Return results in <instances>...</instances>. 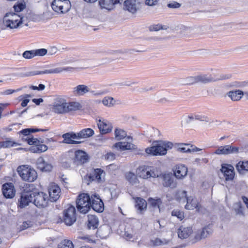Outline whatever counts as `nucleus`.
Instances as JSON below:
<instances>
[{"label":"nucleus","mask_w":248,"mask_h":248,"mask_svg":"<svg viewBox=\"0 0 248 248\" xmlns=\"http://www.w3.org/2000/svg\"><path fill=\"white\" fill-rule=\"evenodd\" d=\"M23 140H24L29 145L31 146H34L36 144L39 143V140L38 138H34L32 135L28 137L25 139H23Z\"/></svg>","instance_id":"48"},{"label":"nucleus","mask_w":248,"mask_h":248,"mask_svg":"<svg viewBox=\"0 0 248 248\" xmlns=\"http://www.w3.org/2000/svg\"><path fill=\"white\" fill-rule=\"evenodd\" d=\"M173 176V174L171 173H162L160 177L162 179V184L164 187L175 188L177 186L176 183H174V178Z\"/></svg>","instance_id":"22"},{"label":"nucleus","mask_w":248,"mask_h":248,"mask_svg":"<svg viewBox=\"0 0 248 248\" xmlns=\"http://www.w3.org/2000/svg\"><path fill=\"white\" fill-rule=\"evenodd\" d=\"M17 145H21V144L12 140L10 138H6L5 140L0 141V148H9Z\"/></svg>","instance_id":"34"},{"label":"nucleus","mask_w":248,"mask_h":248,"mask_svg":"<svg viewBox=\"0 0 248 248\" xmlns=\"http://www.w3.org/2000/svg\"><path fill=\"white\" fill-rule=\"evenodd\" d=\"M30 128H26L24 129H22L21 130L18 132V134L21 135H22L24 136H31V131Z\"/></svg>","instance_id":"59"},{"label":"nucleus","mask_w":248,"mask_h":248,"mask_svg":"<svg viewBox=\"0 0 248 248\" xmlns=\"http://www.w3.org/2000/svg\"><path fill=\"white\" fill-rule=\"evenodd\" d=\"M174 147L178 152L183 153H191L197 151H202V149L199 148L194 145L189 143H175L174 144Z\"/></svg>","instance_id":"14"},{"label":"nucleus","mask_w":248,"mask_h":248,"mask_svg":"<svg viewBox=\"0 0 248 248\" xmlns=\"http://www.w3.org/2000/svg\"><path fill=\"white\" fill-rule=\"evenodd\" d=\"M81 131L82 133V134L83 139L89 138L93 136L94 134V130L91 128H84L82 129Z\"/></svg>","instance_id":"46"},{"label":"nucleus","mask_w":248,"mask_h":248,"mask_svg":"<svg viewBox=\"0 0 248 248\" xmlns=\"http://www.w3.org/2000/svg\"><path fill=\"white\" fill-rule=\"evenodd\" d=\"M73 164L75 165H82L88 161L89 157L88 154L84 151L78 149L73 154Z\"/></svg>","instance_id":"15"},{"label":"nucleus","mask_w":248,"mask_h":248,"mask_svg":"<svg viewBox=\"0 0 248 248\" xmlns=\"http://www.w3.org/2000/svg\"><path fill=\"white\" fill-rule=\"evenodd\" d=\"M90 91L89 87L84 84H80L74 88L73 93L75 96H82Z\"/></svg>","instance_id":"29"},{"label":"nucleus","mask_w":248,"mask_h":248,"mask_svg":"<svg viewBox=\"0 0 248 248\" xmlns=\"http://www.w3.org/2000/svg\"><path fill=\"white\" fill-rule=\"evenodd\" d=\"M167 6L170 8L177 9L181 7V4L177 1H174L172 2L168 3Z\"/></svg>","instance_id":"58"},{"label":"nucleus","mask_w":248,"mask_h":248,"mask_svg":"<svg viewBox=\"0 0 248 248\" xmlns=\"http://www.w3.org/2000/svg\"><path fill=\"white\" fill-rule=\"evenodd\" d=\"M127 180L130 182H133V179H136V177L134 173L132 172H129L126 176Z\"/></svg>","instance_id":"64"},{"label":"nucleus","mask_w":248,"mask_h":248,"mask_svg":"<svg viewBox=\"0 0 248 248\" xmlns=\"http://www.w3.org/2000/svg\"><path fill=\"white\" fill-rule=\"evenodd\" d=\"M195 83L200 82L202 84H207L217 81L212 77L211 74H200L195 76Z\"/></svg>","instance_id":"24"},{"label":"nucleus","mask_w":248,"mask_h":248,"mask_svg":"<svg viewBox=\"0 0 248 248\" xmlns=\"http://www.w3.org/2000/svg\"><path fill=\"white\" fill-rule=\"evenodd\" d=\"M2 193L5 199L13 198L16 194V189L14 184L11 182H6L3 184Z\"/></svg>","instance_id":"19"},{"label":"nucleus","mask_w":248,"mask_h":248,"mask_svg":"<svg viewBox=\"0 0 248 248\" xmlns=\"http://www.w3.org/2000/svg\"><path fill=\"white\" fill-rule=\"evenodd\" d=\"M160 0H145V4L149 6H153L156 5Z\"/></svg>","instance_id":"63"},{"label":"nucleus","mask_w":248,"mask_h":248,"mask_svg":"<svg viewBox=\"0 0 248 248\" xmlns=\"http://www.w3.org/2000/svg\"><path fill=\"white\" fill-rule=\"evenodd\" d=\"M22 56L26 59H31L35 57L33 50L25 51Z\"/></svg>","instance_id":"56"},{"label":"nucleus","mask_w":248,"mask_h":248,"mask_svg":"<svg viewBox=\"0 0 248 248\" xmlns=\"http://www.w3.org/2000/svg\"><path fill=\"white\" fill-rule=\"evenodd\" d=\"M31 97V94H24V98H22L21 99H19V101H22L21 103V107H26L27 106L28 103L30 101L29 98Z\"/></svg>","instance_id":"55"},{"label":"nucleus","mask_w":248,"mask_h":248,"mask_svg":"<svg viewBox=\"0 0 248 248\" xmlns=\"http://www.w3.org/2000/svg\"><path fill=\"white\" fill-rule=\"evenodd\" d=\"M111 228L107 225H103L99 227L96 231V236H99L102 239L106 238L108 236Z\"/></svg>","instance_id":"28"},{"label":"nucleus","mask_w":248,"mask_h":248,"mask_svg":"<svg viewBox=\"0 0 248 248\" xmlns=\"http://www.w3.org/2000/svg\"><path fill=\"white\" fill-rule=\"evenodd\" d=\"M67 103L64 104H54L53 109L55 113L63 114L67 113Z\"/></svg>","instance_id":"40"},{"label":"nucleus","mask_w":248,"mask_h":248,"mask_svg":"<svg viewBox=\"0 0 248 248\" xmlns=\"http://www.w3.org/2000/svg\"><path fill=\"white\" fill-rule=\"evenodd\" d=\"M135 207L139 214H143L147 210V203L145 199L141 197H136L135 199Z\"/></svg>","instance_id":"23"},{"label":"nucleus","mask_w":248,"mask_h":248,"mask_svg":"<svg viewBox=\"0 0 248 248\" xmlns=\"http://www.w3.org/2000/svg\"><path fill=\"white\" fill-rule=\"evenodd\" d=\"M65 0H53L51 3V6L54 11L59 13L60 7H62Z\"/></svg>","instance_id":"42"},{"label":"nucleus","mask_w":248,"mask_h":248,"mask_svg":"<svg viewBox=\"0 0 248 248\" xmlns=\"http://www.w3.org/2000/svg\"><path fill=\"white\" fill-rule=\"evenodd\" d=\"M213 226V223H211L202 227L200 232H197L194 236L196 241L205 239L212 235L214 232Z\"/></svg>","instance_id":"16"},{"label":"nucleus","mask_w":248,"mask_h":248,"mask_svg":"<svg viewBox=\"0 0 248 248\" xmlns=\"http://www.w3.org/2000/svg\"><path fill=\"white\" fill-rule=\"evenodd\" d=\"M143 5L142 0H125L123 2V9L135 14L141 10Z\"/></svg>","instance_id":"8"},{"label":"nucleus","mask_w":248,"mask_h":248,"mask_svg":"<svg viewBox=\"0 0 248 248\" xmlns=\"http://www.w3.org/2000/svg\"><path fill=\"white\" fill-rule=\"evenodd\" d=\"M242 152L248 153V143L242 144L240 147L235 146L232 144L218 146L215 150L214 154L220 155H226Z\"/></svg>","instance_id":"3"},{"label":"nucleus","mask_w":248,"mask_h":248,"mask_svg":"<svg viewBox=\"0 0 248 248\" xmlns=\"http://www.w3.org/2000/svg\"><path fill=\"white\" fill-rule=\"evenodd\" d=\"M21 90V88L17 90L7 89L3 92H0L1 95H10Z\"/></svg>","instance_id":"61"},{"label":"nucleus","mask_w":248,"mask_h":248,"mask_svg":"<svg viewBox=\"0 0 248 248\" xmlns=\"http://www.w3.org/2000/svg\"><path fill=\"white\" fill-rule=\"evenodd\" d=\"M237 172L240 174H243L245 171L248 172V160H240L235 165Z\"/></svg>","instance_id":"30"},{"label":"nucleus","mask_w":248,"mask_h":248,"mask_svg":"<svg viewBox=\"0 0 248 248\" xmlns=\"http://www.w3.org/2000/svg\"><path fill=\"white\" fill-rule=\"evenodd\" d=\"M72 150H69L61 155L60 163L61 167L64 169H68L71 168V163H73Z\"/></svg>","instance_id":"18"},{"label":"nucleus","mask_w":248,"mask_h":248,"mask_svg":"<svg viewBox=\"0 0 248 248\" xmlns=\"http://www.w3.org/2000/svg\"><path fill=\"white\" fill-rule=\"evenodd\" d=\"M62 138L63 139L62 143L67 144H79L82 142L81 141L74 140L73 134V131L68 132L62 135Z\"/></svg>","instance_id":"26"},{"label":"nucleus","mask_w":248,"mask_h":248,"mask_svg":"<svg viewBox=\"0 0 248 248\" xmlns=\"http://www.w3.org/2000/svg\"><path fill=\"white\" fill-rule=\"evenodd\" d=\"M173 175L178 180H182L187 175L188 172L187 167L183 164H175L172 168Z\"/></svg>","instance_id":"13"},{"label":"nucleus","mask_w":248,"mask_h":248,"mask_svg":"<svg viewBox=\"0 0 248 248\" xmlns=\"http://www.w3.org/2000/svg\"><path fill=\"white\" fill-rule=\"evenodd\" d=\"M114 135L115 138L118 140H123L126 136L125 131L118 127L115 128L114 130Z\"/></svg>","instance_id":"43"},{"label":"nucleus","mask_w":248,"mask_h":248,"mask_svg":"<svg viewBox=\"0 0 248 248\" xmlns=\"http://www.w3.org/2000/svg\"><path fill=\"white\" fill-rule=\"evenodd\" d=\"M168 27L162 25V24H156V25H153L152 26H151L149 27V30L151 31H157L160 30H167Z\"/></svg>","instance_id":"52"},{"label":"nucleus","mask_w":248,"mask_h":248,"mask_svg":"<svg viewBox=\"0 0 248 248\" xmlns=\"http://www.w3.org/2000/svg\"><path fill=\"white\" fill-rule=\"evenodd\" d=\"M171 215L173 217H176L180 220H182L184 217V213L178 209H174L171 211Z\"/></svg>","instance_id":"50"},{"label":"nucleus","mask_w":248,"mask_h":248,"mask_svg":"<svg viewBox=\"0 0 248 248\" xmlns=\"http://www.w3.org/2000/svg\"><path fill=\"white\" fill-rule=\"evenodd\" d=\"M82 105L79 102L75 101L70 102L68 104H67V113L72 111L80 110L82 109Z\"/></svg>","instance_id":"35"},{"label":"nucleus","mask_w":248,"mask_h":248,"mask_svg":"<svg viewBox=\"0 0 248 248\" xmlns=\"http://www.w3.org/2000/svg\"><path fill=\"white\" fill-rule=\"evenodd\" d=\"M47 195L43 192L38 191L35 188L32 195V203L37 207L41 208L47 205Z\"/></svg>","instance_id":"9"},{"label":"nucleus","mask_w":248,"mask_h":248,"mask_svg":"<svg viewBox=\"0 0 248 248\" xmlns=\"http://www.w3.org/2000/svg\"><path fill=\"white\" fill-rule=\"evenodd\" d=\"M97 126L100 131V135L107 134L112 131V124L107 120L99 119L97 120Z\"/></svg>","instance_id":"20"},{"label":"nucleus","mask_w":248,"mask_h":248,"mask_svg":"<svg viewBox=\"0 0 248 248\" xmlns=\"http://www.w3.org/2000/svg\"><path fill=\"white\" fill-rule=\"evenodd\" d=\"M130 142L123 141L117 142L113 145L114 148L121 151H125L130 149Z\"/></svg>","instance_id":"36"},{"label":"nucleus","mask_w":248,"mask_h":248,"mask_svg":"<svg viewBox=\"0 0 248 248\" xmlns=\"http://www.w3.org/2000/svg\"><path fill=\"white\" fill-rule=\"evenodd\" d=\"M33 50L35 57L37 56H44L47 53V50L46 48H39L33 49Z\"/></svg>","instance_id":"53"},{"label":"nucleus","mask_w":248,"mask_h":248,"mask_svg":"<svg viewBox=\"0 0 248 248\" xmlns=\"http://www.w3.org/2000/svg\"><path fill=\"white\" fill-rule=\"evenodd\" d=\"M73 242L69 240L64 239L58 244L57 248H74Z\"/></svg>","instance_id":"45"},{"label":"nucleus","mask_w":248,"mask_h":248,"mask_svg":"<svg viewBox=\"0 0 248 248\" xmlns=\"http://www.w3.org/2000/svg\"><path fill=\"white\" fill-rule=\"evenodd\" d=\"M60 192V188L58 186H57L52 190L49 191L50 201L52 202H55L59 199V193Z\"/></svg>","instance_id":"38"},{"label":"nucleus","mask_w":248,"mask_h":248,"mask_svg":"<svg viewBox=\"0 0 248 248\" xmlns=\"http://www.w3.org/2000/svg\"><path fill=\"white\" fill-rule=\"evenodd\" d=\"M147 201L150 206L153 208L157 207L159 209L160 205L162 203V201L161 198L159 197H149Z\"/></svg>","instance_id":"37"},{"label":"nucleus","mask_w":248,"mask_h":248,"mask_svg":"<svg viewBox=\"0 0 248 248\" xmlns=\"http://www.w3.org/2000/svg\"><path fill=\"white\" fill-rule=\"evenodd\" d=\"M62 221L67 226H72L77 220V213L75 207L70 205L69 206L63 210L62 219L61 217Z\"/></svg>","instance_id":"7"},{"label":"nucleus","mask_w":248,"mask_h":248,"mask_svg":"<svg viewBox=\"0 0 248 248\" xmlns=\"http://www.w3.org/2000/svg\"><path fill=\"white\" fill-rule=\"evenodd\" d=\"M150 168L149 166L143 165L139 166L137 170L139 176L143 179L151 178L152 175L150 174V171H151Z\"/></svg>","instance_id":"25"},{"label":"nucleus","mask_w":248,"mask_h":248,"mask_svg":"<svg viewBox=\"0 0 248 248\" xmlns=\"http://www.w3.org/2000/svg\"><path fill=\"white\" fill-rule=\"evenodd\" d=\"M76 207L78 210L83 214L88 213L91 209L98 213H101L104 210V204L102 199H100V201H95V202L76 204Z\"/></svg>","instance_id":"5"},{"label":"nucleus","mask_w":248,"mask_h":248,"mask_svg":"<svg viewBox=\"0 0 248 248\" xmlns=\"http://www.w3.org/2000/svg\"><path fill=\"white\" fill-rule=\"evenodd\" d=\"M95 199L98 200L99 201L101 199L99 194L96 193L92 194L91 196L88 193H80L77 197L76 204L95 202L96 201Z\"/></svg>","instance_id":"12"},{"label":"nucleus","mask_w":248,"mask_h":248,"mask_svg":"<svg viewBox=\"0 0 248 248\" xmlns=\"http://www.w3.org/2000/svg\"><path fill=\"white\" fill-rule=\"evenodd\" d=\"M235 211L237 214L245 215L244 210L245 207L243 206L241 202L239 201L234 204Z\"/></svg>","instance_id":"47"},{"label":"nucleus","mask_w":248,"mask_h":248,"mask_svg":"<svg viewBox=\"0 0 248 248\" xmlns=\"http://www.w3.org/2000/svg\"><path fill=\"white\" fill-rule=\"evenodd\" d=\"M192 232L193 230L191 227L184 228L183 230H181L180 227L178 230V237L181 239L187 238Z\"/></svg>","instance_id":"33"},{"label":"nucleus","mask_w":248,"mask_h":248,"mask_svg":"<svg viewBox=\"0 0 248 248\" xmlns=\"http://www.w3.org/2000/svg\"><path fill=\"white\" fill-rule=\"evenodd\" d=\"M99 219L95 215H88L87 222V229L95 230L98 229Z\"/></svg>","instance_id":"27"},{"label":"nucleus","mask_w":248,"mask_h":248,"mask_svg":"<svg viewBox=\"0 0 248 248\" xmlns=\"http://www.w3.org/2000/svg\"><path fill=\"white\" fill-rule=\"evenodd\" d=\"M174 144L169 141L156 140L151 146L146 148L145 152L147 156H163L167 154L169 150L173 147Z\"/></svg>","instance_id":"1"},{"label":"nucleus","mask_w":248,"mask_h":248,"mask_svg":"<svg viewBox=\"0 0 248 248\" xmlns=\"http://www.w3.org/2000/svg\"><path fill=\"white\" fill-rule=\"evenodd\" d=\"M32 226L31 222L30 221H24L22 224L20 226V229L21 230H26Z\"/></svg>","instance_id":"62"},{"label":"nucleus","mask_w":248,"mask_h":248,"mask_svg":"<svg viewBox=\"0 0 248 248\" xmlns=\"http://www.w3.org/2000/svg\"><path fill=\"white\" fill-rule=\"evenodd\" d=\"M227 95L233 101H238L240 100L244 95V92L240 90H235L231 91L227 93Z\"/></svg>","instance_id":"31"},{"label":"nucleus","mask_w":248,"mask_h":248,"mask_svg":"<svg viewBox=\"0 0 248 248\" xmlns=\"http://www.w3.org/2000/svg\"><path fill=\"white\" fill-rule=\"evenodd\" d=\"M48 149V147L45 144H36L34 146H31L29 148V151L32 153L40 154L46 152Z\"/></svg>","instance_id":"32"},{"label":"nucleus","mask_w":248,"mask_h":248,"mask_svg":"<svg viewBox=\"0 0 248 248\" xmlns=\"http://www.w3.org/2000/svg\"><path fill=\"white\" fill-rule=\"evenodd\" d=\"M71 7V4L69 0H65L62 7H60L59 14H65L69 11Z\"/></svg>","instance_id":"44"},{"label":"nucleus","mask_w":248,"mask_h":248,"mask_svg":"<svg viewBox=\"0 0 248 248\" xmlns=\"http://www.w3.org/2000/svg\"><path fill=\"white\" fill-rule=\"evenodd\" d=\"M103 173H105V171L101 168L93 169V173H87L84 176V179L87 180L89 185L90 182L96 181L100 183L102 181L101 175Z\"/></svg>","instance_id":"17"},{"label":"nucleus","mask_w":248,"mask_h":248,"mask_svg":"<svg viewBox=\"0 0 248 248\" xmlns=\"http://www.w3.org/2000/svg\"><path fill=\"white\" fill-rule=\"evenodd\" d=\"M220 172L222 174L226 182L233 180L235 177V170L233 166L230 164L222 163L221 164Z\"/></svg>","instance_id":"11"},{"label":"nucleus","mask_w":248,"mask_h":248,"mask_svg":"<svg viewBox=\"0 0 248 248\" xmlns=\"http://www.w3.org/2000/svg\"><path fill=\"white\" fill-rule=\"evenodd\" d=\"M104 159L106 160H113L115 159V154L112 152H108L104 155Z\"/></svg>","instance_id":"60"},{"label":"nucleus","mask_w":248,"mask_h":248,"mask_svg":"<svg viewBox=\"0 0 248 248\" xmlns=\"http://www.w3.org/2000/svg\"><path fill=\"white\" fill-rule=\"evenodd\" d=\"M20 19H6L3 18V23L7 27L11 29H17L24 22V16L23 15H18Z\"/></svg>","instance_id":"21"},{"label":"nucleus","mask_w":248,"mask_h":248,"mask_svg":"<svg viewBox=\"0 0 248 248\" xmlns=\"http://www.w3.org/2000/svg\"><path fill=\"white\" fill-rule=\"evenodd\" d=\"M17 172L22 180L28 182H33L36 180L38 175L36 170L31 166L23 165L19 166Z\"/></svg>","instance_id":"4"},{"label":"nucleus","mask_w":248,"mask_h":248,"mask_svg":"<svg viewBox=\"0 0 248 248\" xmlns=\"http://www.w3.org/2000/svg\"><path fill=\"white\" fill-rule=\"evenodd\" d=\"M115 102L114 98L112 97H105L102 100L103 104L106 106L110 107Z\"/></svg>","instance_id":"54"},{"label":"nucleus","mask_w":248,"mask_h":248,"mask_svg":"<svg viewBox=\"0 0 248 248\" xmlns=\"http://www.w3.org/2000/svg\"><path fill=\"white\" fill-rule=\"evenodd\" d=\"M195 83V76L188 77L185 79H183L181 82L182 85H192Z\"/></svg>","instance_id":"51"},{"label":"nucleus","mask_w":248,"mask_h":248,"mask_svg":"<svg viewBox=\"0 0 248 248\" xmlns=\"http://www.w3.org/2000/svg\"><path fill=\"white\" fill-rule=\"evenodd\" d=\"M98 5L100 9H105L108 11H110L114 9V7H111L110 0H99L98 1Z\"/></svg>","instance_id":"41"},{"label":"nucleus","mask_w":248,"mask_h":248,"mask_svg":"<svg viewBox=\"0 0 248 248\" xmlns=\"http://www.w3.org/2000/svg\"><path fill=\"white\" fill-rule=\"evenodd\" d=\"M151 244L153 246L156 247L167 244V243H164L160 238H156L155 240H151Z\"/></svg>","instance_id":"57"},{"label":"nucleus","mask_w":248,"mask_h":248,"mask_svg":"<svg viewBox=\"0 0 248 248\" xmlns=\"http://www.w3.org/2000/svg\"><path fill=\"white\" fill-rule=\"evenodd\" d=\"M75 69H78V68H74L68 66L64 67H58L50 69H46L43 71H32L21 73L20 76L24 78L41 74H56L61 73L63 71L73 72Z\"/></svg>","instance_id":"6"},{"label":"nucleus","mask_w":248,"mask_h":248,"mask_svg":"<svg viewBox=\"0 0 248 248\" xmlns=\"http://www.w3.org/2000/svg\"><path fill=\"white\" fill-rule=\"evenodd\" d=\"M51 160L53 159L52 157L50 158L46 156L45 158L40 156L36 160L37 168L42 172H49L53 169Z\"/></svg>","instance_id":"10"},{"label":"nucleus","mask_w":248,"mask_h":248,"mask_svg":"<svg viewBox=\"0 0 248 248\" xmlns=\"http://www.w3.org/2000/svg\"><path fill=\"white\" fill-rule=\"evenodd\" d=\"M26 7V2L24 0H18L13 6L14 12L20 13L23 11Z\"/></svg>","instance_id":"39"},{"label":"nucleus","mask_w":248,"mask_h":248,"mask_svg":"<svg viewBox=\"0 0 248 248\" xmlns=\"http://www.w3.org/2000/svg\"><path fill=\"white\" fill-rule=\"evenodd\" d=\"M150 169H151L150 174L152 176L151 177L153 178H158L160 177L162 173L159 170H158L156 167L154 166H150Z\"/></svg>","instance_id":"49"},{"label":"nucleus","mask_w":248,"mask_h":248,"mask_svg":"<svg viewBox=\"0 0 248 248\" xmlns=\"http://www.w3.org/2000/svg\"><path fill=\"white\" fill-rule=\"evenodd\" d=\"M21 186L23 189L20 193V198L18 200L17 207L23 209L28 206L30 203H32V195L35 186L32 184L24 183Z\"/></svg>","instance_id":"2"}]
</instances>
